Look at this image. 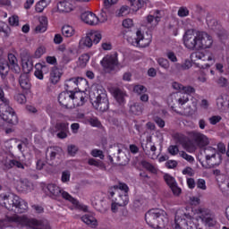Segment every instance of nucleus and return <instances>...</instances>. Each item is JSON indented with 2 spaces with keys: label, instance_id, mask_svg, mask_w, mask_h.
<instances>
[{
  "label": "nucleus",
  "instance_id": "1",
  "mask_svg": "<svg viewBox=\"0 0 229 229\" xmlns=\"http://www.w3.org/2000/svg\"><path fill=\"white\" fill-rule=\"evenodd\" d=\"M8 223H21V225L29 229H51L49 221L47 219L38 220L37 218H30L26 216H8L7 220H0V229L8 228Z\"/></svg>",
  "mask_w": 229,
  "mask_h": 229
},
{
  "label": "nucleus",
  "instance_id": "2",
  "mask_svg": "<svg viewBox=\"0 0 229 229\" xmlns=\"http://www.w3.org/2000/svg\"><path fill=\"white\" fill-rule=\"evenodd\" d=\"M0 201L7 210H13L15 214H24L28 210V203L17 195L0 196Z\"/></svg>",
  "mask_w": 229,
  "mask_h": 229
},
{
  "label": "nucleus",
  "instance_id": "3",
  "mask_svg": "<svg viewBox=\"0 0 229 229\" xmlns=\"http://www.w3.org/2000/svg\"><path fill=\"white\" fill-rule=\"evenodd\" d=\"M145 221L150 228L155 229H162L167 226V223H169V219L167 216L164 215V211H161L158 208L149 209L145 214Z\"/></svg>",
  "mask_w": 229,
  "mask_h": 229
},
{
  "label": "nucleus",
  "instance_id": "4",
  "mask_svg": "<svg viewBox=\"0 0 229 229\" xmlns=\"http://www.w3.org/2000/svg\"><path fill=\"white\" fill-rule=\"evenodd\" d=\"M199 31L196 32L191 30H188L183 35V42L185 47L191 51L194 49H199Z\"/></svg>",
  "mask_w": 229,
  "mask_h": 229
},
{
  "label": "nucleus",
  "instance_id": "5",
  "mask_svg": "<svg viewBox=\"0 0 229 229\" xmlns=\"http://www.w3.org/2000/svg\"><path fill=\"white\" fill-rule=\"evenodd\" d=\"M0 115L3 121L8 123L9 124H17L19 123V119L17 118V114L13 108L10 106V104H2L0 106Z\"/></svg>",
  "mask_w": 229,
  "mask_h": 229
},
{
  "label": "nucleus",
  "instance_id": "6",
  "mask_svg": "<svg viewBox=\"0 0 229 229\" xmlns=\"http://www.w3.org/2000/svg\"><path fill=\"white\" fill-rule=\"evenodd\" d=\"M47 189L55 198H58L61 195L64 199L71 201L72 205H76L78 208H81V205H80L78 199L72 198L67 191H63L56 184H48Z\"/></svg>",
  "mask_w": 229,
  "mask_h": 229
},
{
  "label": "nucleus",
  "instance_id": "7",
  "mask_svg": "<svg viewBox=\"0 0 229 229\" xmlns=\"http://www.w3.org/2000/svg\"><path fill=\"white\" fill-rule=\"evenodd\" d=\"M74 99H78V96L72 89L63 91L58 96L59 105L64 108H74Z\"/></svg>",
  "mask_w": 229,
  "mask_h": 229
},
{
  "label": "nucleus",
  "instance_id": "8",
  "mask_svg": "<svg viewBox=\"0 0 229 229\" xmlns=\"http://www.w3.org/2000/svg\"><path fill=\"white\" fill-rule=\"evenodd\" d=\"M90 101L94 108L98 112H106L110 108L108 96L105 92L98 93L95 98H90Z\"/></svg>",
  "mask_w": 229,
  "mask_h": 229
},
{
  "label": "nucleus",
  "instance_id": "9",
  "mask_svg": "<svg viewBox=\"0 0 229 229\" xmlns=\"http://www.w3.org/2000/svg\"><path fill=\"white\" fill-rule=\"evenodd\" d=\"M51 135L56 134L57 139H67L69 133V123L59 122L56 123L54 128L50 129Z\"/></svg>",
  "mask_w": 229,
  "mask_h": 229
},
{
  "label": "nucleus",
  "instance_id": "10",
  "mask_svg": "<svg viewBox=\"0 0 229 229\" xmlns=\"http://www.w3.org/2000/svg\"><path fill=\"white\" fill-rule=\"evenodd\" d=\"M62 148L60 147H48L46 152V160L48 165L56 167L58 165L57 156L59 155Z\"/></svg>",
  "mask_w": 229,
  "mask_h": 229
},
{
  "label": "nucleus",
  "instance_id": "11",
  "mask_svg": "<svg viewBox=\"0 0 229 229\" xmlns=\"http://www.w3.org/2000/svg\"><path fill=\"white\" fill-rule=\"evenodd\" d=\"M118 64L117 53H114L113 55H107L101 61V65L103 66L105 72L108 73L112 72V71H115V67Z\"/></svg>",
  "mask_w": 229,
  "mask_h": 229
},
{
  "label": "nucleus",
  "instance_id": "12",
  "mask_svg": "<svg viewBox=\"0 0 229 229\" xmlns=\"http://www.w3.org/2000/svg\"><path fill=\"white\" fill-rule=\"evenodd\" d=\"M102 36L99 32H89L85 38H82L81 44L86 46V47H92V44H99Z\"/></svg>",
  "mask_w": 229,
  "mask_h": 229
},
{
  "label": "nucleus",
  "instance_id": "13",
  "mask_svg": "<svg viewBox=\"0 0 229 229\" xmlns=\"http://www.w3.org/2000/svg\"><path fill=\"white\" fill-rule=\"evenodd\" d=\"M189 135L191 140H193L199 148H205V146H208V144H210L208 138L203 133L191 131L189 132Z\"/></svg>",
  "mask_w": 229,
  "mask_h": 229
},
{
  "label": "nucleus",
  "instance_id": "14",
  "mask_svg": "<svg viewBox=\"0 0 229 229\" xmlns=\"http://www.w3.org/2000/svg\"><path fill=\"white\" fill-rule=\"evenodd\" d=\"M118 0H104V7L101 10L100 17L102 21H108V15L114 13V4H116Z\"/></svg>",
  "mask_w": 229,
  "mask_h": 229
},
{
  "label": "nucleus",
  "instance_id": "15",
  "mask_svg": "<svg viewBox=\"0 0 229 229\" xmlns=\"http://www.w3.org/2000/svg\"><path fill=\"white\" fill-rule=\"evenodd\" d=\"M212 44H214L212 36L208 35L207 32L199 31V49H208L212 47Z\"/></svg>",
  "mask_w": 229,
  "mask_h": 229
},
{
  "label": "nucleus",
  "instance_id": "16",
  "mask_svg": "<svg viewBox=\"0 0 229 229\" xmlns=\"http://www.w3.org/2000/svg\"><path fill=\"white\" fill-rule=\"evenodd\" d=\"M164 180L171 189L174 196H180V194H182V188L178 187V183H176L174 177L171 176L169 174H165L164 175Z\"/></svg>",
  "mask_w": 229,
  "mask_h": 229
},
{
  "label": "nucleus",
  "instance_id": "17",
  "mask_svg": "<svg viewBox=\"0 0 229 229\" xmlns=\"http://www.w3.org/2000/svg\"><path fill=\"white\" fill-rule=\"evenodd\" d=\"M205 154H206V160H212V158H217V161H213V166L214 165H221V162H223V156H221V153H217V150L212 147H208L205 148Z\"/></svg>",
  "mask_w": 229,
  "mask_h": 229
},
{
  "label": "nucleus",
  "instance_id": "18",
  "mask_svg": "<svg viewBox=\"0 0 229 229\" xmlns=\"http://www.w3.org/2000/svg\"><path fill=\"white\" fill-rule=\"evenodd\" d=\"M113 153H117L119 156L116 157L117 165H128L130 158L126 154L123 153V149L119 147V144L114 145L112 148Z\"/></svg>",
  "mask_w": 229,
  "mask_h": 229
},
{
  "label": "nucleus",
  "instance_id": "19",
  "mask_svg": "<svg viewBox=\"0 0 229 229\" xmlns=\"http://www.w3.org/2000/svg\"><path fill=\"white\" fill-rule=\"evenodd\" d=\"M81 20L89 26H97V24H99V18H98L94 13L89 11L81 14Z\"/></svg>",
  "mask_w": 229,
  "mask_h": 229
},
{
  "label": "nucleus",
  "instance_id": "20",
  "mask_svg": "<svg viewBox=\"0 0 229 229\" xmlns=\"http://www.w3.org/2000/svg\"><path fill=\"white\" fill-rule=\"evenodd\" d=\"M22 55H25L21 57L22 70L24 72L23 74H30V72H31L33 70V61L31 60V56H30L28 52H23Z\"/></svg>",
  "mask_w": 229,
  "mask_h": 229
},
{
  "label": "nucleus",
  "instance_id": "21",
  "mask_svg": "<svg viewBox=\"0 0 229 229\" xmlns=\"http://www.w3.org/2000/svg\"><path fill=\"white\" fill-rule=\"evenodd\" d=\"M192 67V62L186 59L183 64L175 63L174 66L171 67L170 72L174 74L176 72H182V71H189Z\"/></svg>",
  "mask_w": 229,
  "mask_h": 229
},
{
  "label": "nucleus",
  "instance_id": "22",
  "mask_svg": "<svg viewBox=\"0 0 229 229\" xmlns=\"http://www.w3.org/2000/svg\"><path fill=\"white\" fill-rule=\"evenodd\" d=\"M87 83V80L83 77L71 78L66 81L67 89H74L76 90L77 87H81V85H85Z\"/></svg>",
  "mask_w": 229,
  "mask_h": 229
},
{
  "label": "nucleus",
  "instance_id": "23",
  "mask_svg": "<svg viewBox=\"0 0 229 229\" xmlns=\"http://www.w3.org/2000/svg\"><path fill=\"white\" fill-rule=\"evenodd\" d=\"M57 10L60 13H70L74 10V5H72L71 0H64L57 3Z\"/></svg>",
  "mask_w": 229,
  "mask_h": 229
},
{
  "label": "nucleus",
  "instance_id": "24",
  "mask_svg": "<svg viewBox=\"0 0 229 229\" xmlns=\"http://www.w3.org/2000/svg\"><path fill=\"white\" fill-rule=\"evenodd\" d=\"M137 38L135 39L137 46L139 47H148L149 44H151V36L149 38H144L142 32L140 30H137L136 32Z\"/></svg>",
  "mask_w": 229,
  "mask_h": 229
},
{
  "label": "nucleus",
  "instance_id": "25",
  "mask_svg": "<svg viewBox=\"0 0 229 229\" xmlns=\"http://www.w3.org/2000/svg\"><path fill=\"white\" fill-rule=\"evenodd\" d=\"M62 78V72L56 66H53L50 70L49 81L52 85H56Z\"/></svg>",
  "mask_w": 229,
  "mask_h": 229
},
{
  "label": "nucleus",
  "instance_id": "26",
  "mask_svg": "<svg viewBox=\"0 0 229 229\" xmlns=\"http://www.w3.org/2000/svg\"><path fill=\"white\" fill-rule=\"evenodd\" d=\"M179 142L182 144V148H184L187 151L191 153V151H194L196 149L194 143L191 140H187V138L183 135H180L177 137Z\"/></svg>",
  "mask_w": 229,
  "mask_h": 229
},
{
  "label": "nucleus",
  "instance_id": "27",
  "mask_svg": "<svg viewBox=\"0 0 229 229\" xmlns=\"http://www.w3.org/2000/svg\"><path fill=\"white\" fill-rule=\"evenodd\" d=\"M8 61H9V66L11 70H13V72H15L16 74H19L21 72V67L17 64V57H15V55L9 54Z\"/></svg>",
  "mask_w": 229,
  "mask_h": 229
},
{
  "label": "nucleus",
  "instance_id": "28",
  "mask_svg": "<svg viewBox=\"0 0 229 229\" xmlns=\"http://www.w3.org/2000/svg\"><path fill=\"white\" fill-rule=\"evenodd\" d=\"M20 87L23 89V90H30L31 89V82H30V76L28 73H22L19 78Z\"/></svg>",
  "mask_w": 229,
  "mask_h": 229
},
{
  "label": "nucleus",
  "instance_id": "29",
  "mask_svg": "<svg viewBox=\"0 0 229 229\" xmlns=\"http://www.w3.org/2000/svg\"><path fill=\"white\" fill-rule=\"evenodd\" d=\"M46 71H49L47 64H37L34 74L38 80H44V72Z\"/></svg>",
  "mask_w": 229,
  "mask_h": 229
},
{
  "label": "nucleus",
  "instance_id": "30",
  "mask_svg": "<svg viewBox=\"0 0 229 229\" xmlns=\"http://www.w3.org/2000/svg\"><path fill=\"white\" fill-rule=\"evenodd\" d=\"M133 12H139L140 8H144L149 0H129Z\"/></svg>",
  "mask_w": 229,
  "mask_h": 229
},
{
  "label": "nucleus",
  "instance_id": "31",
  "mask_svg": "<svg viewBox=\"0 0 229 229\" xmlns=\"http://www.w3.org/2000/svg\"><path fill=\"white\" fill-rule=\"evenodd\" d=\"M113 95L114 98L116 99L117 103H119V105H123L124 96H126V94L123 92V90L116 88L113 90Z\"/></svg>",
  "mask_w": 229,
  "mask_h": 229
},
{
  "label": "nucleus",
  "instance_id": "32",
  "mask_svg": "<svg viewBox=\"0 0 229 229\" xmlns=\"http://www.w3.org/2000/svg\"><path fill=\"white\" fill-rule=\"evenodd\" d=\"M81 221L91 226V228H96V226H98V220L92 216L85 215L81 217Z\"/></svg>",
  "mask_w": 229,
  "mask_h": 229
},
{
  "label": "nucleus",
  "instance_id": "33",
  "mask_svg": "<svg viewBox=\"0 0 229 229\" xmlns=\"http://www.w3.org/2000/svg\"><path fill=\"white\" fill-rule=\"evenodd\" d=\"M38 21H39V24L42 26V28L36 27L35 31L37 33H44V31H46L47 30V17L41 16V17H39Z\"/></svg>",
  "mask_w": 229,
  "mask_h": 229
},
{
  "label": "nucleus",
  "instance_id": "34",
  "mask_svg": "<svg viewBox=\"0 0 229 229\" xmlns=\"http://www.w3.org/2000/svg\"><path fill=\"white\" fill-rule=\"evenodd\" d=\"M144 110L143 105L141 103H134L130 106V112L131 114H133V115H140L142 114V111Z\"/></svg>",
  "mask_w": 229,
  "mask_h": 229
},
{
  "label": "nucleus",
  "instance_id": "35",
  "mask_svg": "<svg viewBox=\"0 0 229 229\" xmlns=\"http://www.w3.org/2000/svg\"><path fill=\"white\" fill-rule=\"evenodd\" d=\"M115 201L118 207H126L128 205V193L119 194Z\"/></svg>",
  "mask_w": 229,
  "mask_h": 229
},
{
  "label": "nucleus",
  "instance_id": "36",
  "mask_svg": "<svg viewBox=\"0 0 229 229\" xmlns=\"http://www.w3.org/2000/svg\"><path fill=\"white\" fill-rule=\"evenodd\" d=\"M10 64L8 63H0V74L1 78L4 80L6 76H8V72H10Z\"/></svg>",
  "mask_w": 229,
  "mask_h": 229
},
{
  "label": "nucleus",
  "instance_id": "37",
  "mask_svg": "<svg viewBox=\"0 0 229 229\" xmlns=\"http://www.w3.org/2000/svg\"><path fill=\"white\" fill-rule=\"evenodd\" d=\"M191 57L192 58H198V60H208V62H212V60H214V56L211 55H208L207 57V55H205L203 54V52H195V53H192L191 54Z\"/></svg>",
  "mask_w": 229,
  "mask_h": 229
},
{
  "label": "nucleus",
  "instance_id": "38",
  "mask_svg": "<svg viewBox=\"0 0 229 229\" xmlns=\"http://www.w3.org/2000/svg\"><path fill=\"white\" fill-rule=\"evenodd\" d=\"M130 13V6L123 5L120 9L115 11V17H126Z\"/></svg>",
  "mask_w": 229,
  "mask_h": 229
},
{
  "label": "nucleus",
  "instance_id": "39",
  "mask_svg": "<svg viewBox=\"0 0 229 229\" xmlns=\"http://www.w3.org/2000/svg\"><path fill=\"white\" fill-rule=\"evenodd\" d=\"M62 34L66 38L72 37L74 35V29L70 25H64L62 27Z\"/></svg>",
  "mask_w": 229,
  "mask_h": 229
},
{
  "label": "nucleus",
  "instance_id": "40",
  "mask_svg": "<svg viewBox=\"0 0 229 229\" xmlns=\"http://www.w3.org/2000/svg\"><path fill=\"white\" fill-rule=\"evenodd\" d=\"M198 214H199V217L201 218V221H203L207 217H209L210 216H213V214L210 212V209L205 208H199Z\"/></svg>",
  "mask_w": 229,
  "mask_h": 229
},
{
  "label": "nucleus",
  "instance_id": "41",
  "mask_svg": "<svg viewBox=\"0 0 229 229\" xmlns=\"http://www.w3.org/2000/svg\"><path fill=\"white\" fill-rule=\"evenodd\" d=\"M141 165L142 167H144V169H147V171H149V173H152L153 174H157V169L149 162L143 160L141 161Z\"/></svg>",
  "mask_w": 229,
  "mask_h": 229
},
{
  "label": "nucleus",
  "instance_id": "42",
  "mask_svg": "<svg viewBox=\"0 0 229 229\" xmlns=\"http://www.w3.org/2000/svg\"><path fill=\"white\" fill-rule=\"evenodd\" d=\"M206 226H209V227H212V226H216V216L214 215H211L210 216H208L206 218H204V220H202Z\"/></svg>",
  "mask_w": 229,
  "mask_h": 229
},
{
  "label": "nucleus",
  "instance_id": "43",
  "mask_svg": "<svg viewBox=\"0 0 229 229\" xmlns=\"http://www.w3.org/2000/svg\"><path fill=\"white\" fill-rule=\"evenodd\" d=\"M88 164L89 165H95V167H99L100 169H105V164L100 160L90 158L89 159Z\"/></svg>",
  "mask_w": 229,
  "mask_h": 229
},
{
  "label": "nucleus",
  "instance_id": "44",
  "mask_svg": "<svg viewBox=\"0 0 229 229\" xmlns=\"http://www.w3.org/2000/svg\"><path fill=\"white\" fill-rule=\"evenodd\" d=\"M8 167L9 169H12V167H18V169H24V165H22L21 161L13 159L9 161Z\"/></svg>",
  "mask_w": 229,
  "mask_h": 229
},
{
  "label": "nucleus",
  "instance_id": "45",
  "mask_svg": "<svg viewBox=\"0 0 229 229\" xmlns=\"http://www.w3.org/2000/svg\"><path fill=\"white\" fill-rule=\"evenodd\" d=\"M89 60H90V55H89V54H84L81 57H79L81 67H86Z\"/></svg>",
  "mask_w": 229,
  "mask_h": 229
},
{
  "label": "nucleus",
  "instance_id": "46",
  "mask_svg": "<svg viewBox=\"0 0 229 229\" xmlns=\"http://www.w3.org/2000/svg\"><path fill=\"white\" fill-rule=\"evenodd\" d=\"M133 91L136 92V94H144L145 92H148V88L144 85H136L133 88Z\"/></svg>",
  "mask_w": 229,
  "mask_h": 229
},
{
  "label": "nucleus",
  "instance_id": "47",
  "mask_svg": "<svg viewBox=\"0 0 229 229\" xmlns=\"http://www.w3.org/2000/svg\"><path fill=\"white\" fill-rule=\"evenodd\" d=\"M95 206H96V208L98 210V212H101V214H105L106 210H108V208H106V205H105L103 201L96 203Z\"/></svg>",
  "mask_w": 229,
  "mask_h": 229
},
{
  "label": "nucleus",
  "instance_id": "48",
  "mask_svg": "<svg viewBox=\"0 0 229 229\" xmlns=\"http://www.w3.org/2000/svg\"><path fill=\"white\" fill-rule=\"evenodd\" d=\"M157 64L160 65V67H163V69H169V60L165 58H158Z\"/></svg>",
  "mask_w": 229,
  "mask_h": 229
},
{
  "label": "nucleus",
  "instance_id": "49",
  "mask_svg": "<svg viewBox=\"0 0 229 229\" xmlns=\"http://www.w3.org/2000/svg\"><path fill=\"white\" fill-rule=\"evenodd\" d=\"M14 99L17 101V103H20V105H24V103H26V96L21 93L16 94L14 96Z\"/></svg>",
  "mask_w": 229,
  "mask_h": 229
},
{
  "label": "nucleus",
  "instance_id": "50",
  "mask_svg": "<svg viewBox=\"0 0 229 229\" xmlns=\"http://www.w3.org/2000/svg\"><path fill=\"white\" fill-rule=\"evenodd\" d=\"M177 15L179 17H187L189 15V9L185 6L180 7Z\"/></svg>",
  "mask_w": 229,
  "mask_h": 229
},
{
  "label": "nucleus",
  "instance_id": "51",
  "mask_svg": "<svg viewBox=\"0 0 229 229\" xmlns=\"http://www.w3.org/2000/svg\"><path fill=\"white\" fill-rule=\"evenodd\" d=\"M168 153H170V155L174 157V156L178 155V153H180V149L178 148V147L176 145H170L168 147Z\"/></svg>",
  "mask_w": 229,
  "mask_h": 229
},
{
  "label": "nucleus",
  "instance_id": "52",
  "mask_svg": "<svg viewBox=\"0 0 229 229\" xmlns=\"http://www.w3.org/2000/svg\"><path fill=\"white\" fill-rule=\"evenodd\" d=\"M180 157H182V158H184V160H187V162H190L191 164H192V162H194V157L192 156L185 153V151H181Z\"/></svg>",
  "mask_w": 229,
  "mask_h": 229
},
{
  "label": "nucleus",
  "instance_id": "53",
  "mask_svg": "<svg viewBox=\"0 0 229 229\" xmlns=\"http://www.w3.org/2000/svg\"><path fill=\"white\" fill-rule=\"evenodd\" d=\"M68 155H71V157H74L76 153H78V147L76 145H70L67 147Z\"/></svg>",
  "mask_w": 229,
  "mask_h": 229
},
{
  "label": "nucleus",
  "instance_id": "54",
  "mask_svg": "<svg viewBox=\"0 0 229 229\" xmlns=\"http://www.w3.org/2000/svg\"><path fill=\"white\" fill-rule=\"evenodd\" d=\"M182 92H184V94H194V92H196V89L192 87V86H182Z\"/></svg>",
  "mask_w": 229,
  "mask_h": 229
},
{
  "label": "nucleus",
  "instance_id": "55",
  "mask_svg": "<svg viewBox=\"0 0 229 229\" xmlns=\"http://www.w3.org/2000/svg\"><path fill=\"white\" fill-rule=\"evenodd\" d=\"M91 155H92V157H98L101 160H103V158H105V155H103V151L99 150V149H93L91 151Z\"/></svg>",
  "mask_w": 229,
  "mask_h": 229
},
{
  "label": "nucleus",
  "instance_id": "56",
  "mask_svg": "<svg viewBox=\"0 0 229 229\" xmlns=\"http://www.w3.org/2000/svg\"><path fill=\"white\" fill-rule=\"evenodd\" d=\"M166 56L168 60H171L174 64H175V62H178V57H176V55L173 51H168L166 53Z\"/></svg>",
  "mask_w": 229,
  "mask_h": 229
},
{
  "label": "nucleus",
  "instance_id": "57",
  "mask_svg": "<svg viewBox=\"0 0 229 229\" xmlns=\"http://www.w3.org/2000/svg\"><path fill=\"white\" fill-rule=\"evenodd\" d=\"M44 53H46V47H39L34 54L35 58H40V56H42V55H44Z\"/></svg>",
  "mask_w": 229,
  "mask_h": 229
},
{
  "label": "nucleus",
  "instance_id": "58",
  "mask_svg": "<svg viewBox=\"0 0 229 229\" xmlns=\"http://www.w3.org/2000/svg\"><path fill=\"white\" fill-rule=\"evenodd\" d=\"M47 6V5L43 4L40 0L36 4V12H38V13H42V12H44V8H46Z\"/></svg>",
  "mask_w": 229,
  "mask_h": 229
},
{
  "label": "nucleus",
  "instance_id": "59",
  "mask_svg": "<svg viewBox=\"0 0 229 229\" xmlns=\"http://www.w3.org/2000/svg\"><path fill=\"white\" fill-rule=\"evenodd\" d=\"M198 189H201L202 191H207V184L204 179H199L197 181Z\"/></svg>",
  "mask_w": 229,
  "mask_h": 229
},
{
  "label": "nucleus",
  "instance_id": "60",
  "mask_svg": "<svg viewBox=\"0 0 229 229\" xmlns=\"http://www.w3.org/2000/svg\"><path fill=\"white\" fill-rule=\"evenodd\" d=\"M9 24L11 26H17L19 24V16L13 15L9 18Z\"/></svg>",
  "mask_w": 229,
  "mask_h": 229
},
{
  "label": "nucleus",
  "instance_id": "61",
  "mask_svg": "<svg viewBox=\"0 0 229 229\" xmlns=\"http://www.w3.org/2000/svg\"><path fill=\"white\" fill-rule=\"evenodd\" d=\"M61 180L64 183L69 182V180H71V173H69V171L63 172Z\"/></svg>",
  "mask_w": 229,
  "mask_h": 229
},
{
  "label": "nucleus",
  "instance_id": "62",
  "mask_svg": "<svg viewBox=\"0 0 229 229\" xmlns=\"http://www.w3.org/2000/svg\"><path fill=\"white\" fill-rule=\"evenodd\" d=\"M221 119H222L221 116L214 115L209 118V123H210V124L216 125V124H217V123H219L221 121Z\"/></svg>",
  "mask_w": 229,
  "mask_h": 229
},
{
  "label": "nucleus",
  "instance_id": "63",
  "mask_svg": "<svg viewBox=\"0 0 229 229\" xmlns=\"http://www.w3.org/2000/svg\"><path fill=\"white\" fill-rule=\"evenodd\" d=\"M154 121L159 126V128H164V126H165V122L158 116L154 117Z\"/></svg>",
  "mask_w": 229,
  "mask_h": 229
},
{
  "label": "nucleus",
  "instance_id": "64",
  "mask_svg": "<svg viewBox=\"0 0 229 229\" xmlns=\"http://www.w3.org/2000/svg\"><path fill=\"white\" fill-rule=\"evenodd\" d=\"M123 28H131L133 26V20L131 19H125L123 21Z\"/></svg>",
  "mask_w": 229,
  "mask_h": 229
}]
</instances>
